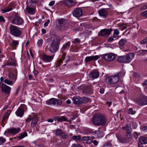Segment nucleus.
I'll use <instances>...</instances> for the list:
<instances>
[{
    "label": "nucleus",
    "instance_id": "5fc2aeb1",
    "mask_svg": "<svg viewBox=\"0 0 147 147\" xmlns=\"http://www.w3.org/2000/svg\"><path fill=\"white\" fill-rule=\"evenodd\" d=\"M119 34V32L118 29H115L114 30V34L116 35H118Z\"/></svg>",
    "mask_w": 147,
    "mask_h": 147
},
{
    "label": "nucleus",
    "instance_id": "69168bd1",
    "mask_svg": "<svg viewBox=\"0 0 147 147\" xmlns=\"http://www.w3.org/2000/svg\"><path fill=\"white\" fill-rule=\"evenodd\" d=\"M33 73L35 76H36L38 73V71L35 70H34L33 71Z\"/></svg>",
    "mask_w": 147,
    "mask_h": 147
},
{
    "label": "nucleus",
    "instance_id": "9b49d317",
    "mask_svg": "<svg viewBox=\"0 0 147 147\" xmlns=\"http://www.w3.org/2000/svg\"><path fill=\"white\" fill-rule=\"evenodd\" d=\"M23 22V20L20 17L15 16L11 20V22L13 24L20 25Z\"/></svg>",
    "mask_w": 147,
    "mask_h": 147
},
{
    "label": "nucleus",
    "instance_id": "de8ad7c7",
    "mask_svg": "<svg viewBox=\"0 0 147 147\" xmlns=\"http://www.w3.org/2000/svg\"><path fill=\"white\" fill-rule=\"evenodd\" d=\"M60 136L63 138H66L68 137V136L66 133L62 132Z\"/></svg>",
    "mask_w": 147,
    "mask_h": 147
},
{
    "label": "nucleus",
    "instance_id": "423d86ee",
    "mask_svg": "<svg viewBox=\"0 0 147 147\" xmlns=\"http://www.w3.org/2000/svg\"><path fill=\"white\" fill-rule=\"evenodd\" d=\"M119 76L118 75H114L108 77L106 79V82L110 84H115L119 81Z\"/></svg>",
    "mask_w": 147,
    "mask_h": 147
},
{
    "label": "nucleus",
    "instance_id": "603ef678",
    "mask_svg": "<svg viewBox=\"0 0 147 147\" xmlns=\"http://www.w3.org/2000/svg\"><path fill=\"white\" fill-rule=\"evenodd\" d=\"M141 14L142 16L147 18V10L142 12Z\"/></svg>",
    "mask_w": 147,
    "mask_h": 147
},
{
    "label": "nucleus",
    "instance_id": "39448f33",
    "mask_svg": "<svg viewBox=\"0 0 147 147\" xmlns=\"http://www.w3.org/2000/svg\"><path fill=\"white\" fill-rule=\"evenodd\" d=\"M58 29L62 31H65L68 29L67 22L63 19H61L58 20Z\"/></svg>",
    "mask_w": 147,
    "mask_h": 147
},
{
    "label": "nucleus",
    "instance_id": "f704fd0d",
    "mask_svg": "<svg viewBox=\"0 0 147 147\" xmlns=\"http://www.w3.org/2000/svg\"><path fill=\"white\" fill-rule=\"evenodd\" d=\"M27 136V133L26 132H24L21 133V134H20L19 137V138L20 139V140H21Z\"/></svg>",
    "mask_w": 147,
    "mask_h": 147
},
{
    "label": "nucleus",
    "instance_id": "f257e3e1",
    "mask_svg": "<svg viewBox=\"0 0 147 147\" xmlns=\"http://www.w3.org/2000/svg\"><path fill=\"white\" fill-rule=\"evenodd\" d=\"M92 121L94 125L99 126L105 124L106 123L107 119L103 115L98 113L93 117Z\"/></svg>",
    "mask_w": 147,
    "mask_h": 147
},
{
    "label": "nucleus",
    "instance_id": "9d476101",
    "mask_svg": "<svg viewBox=\"0 0 147 147\" xmlns=\"http://www.w3.org/2000/svg\"><path fill=\"white\" fill-rule=\"evenodd\" d=\"M1 90L3 92L5 93L6 94H9L11 90V88L6 85L5 84L3 83L0 86Z\"/></svg>",
    "mask_w": 147,
    "mask_h": 147
},
{
    "label": "nucleus",
    "instance_id": "a878e982",
    "mask_svg": "<svg viewBox=\"0 0 147 147\" xmlns=\"http://www.w3.org/2000/svg\"><path fill=\"white\" fill-rule=\"evenodd\" d=\"M11 110H9L7 111L5 113L3 118V119L2 120V122L4 123L5 121V120L7 119L8 117L10 114L11 113Z\"/></svg>",
    "mask_w": 147,
    "mask_h": 147
},
{
    "label": "nucleus",
    "instance_id": "c03bdc74",
    "mask_svg": "<svg viewBox=\"0 0 147 147\" xmlns=\"http://www.w3.org/2000/svg\"><path fill=\"white\" fill-rule=\"evenodd\" d=\"M16 61H13V62H9L7 63L5 65L14 66L16 65Z\"/></svg>",
    "mask_w": 147,
    "mask_h": 147
},
{
    "label": "nucleus",
    "instance_id": "052dcab7",
    "mask_svg": "<svg viewBox=\"0 0 147 147\" xmlns=\"http://www.w3.org/2000/svg\"><path fill=\"white\" fill-rule=\"evenodd\" d=\"M92 142L94 145L96 146L97 145L98 143V142L96 140L93 141Z\"/></svg>",
    "mask_w": 147,
    "mask_h": 147
},
{
    "label": "nucleus",
    "instance_id": "4d7b16f0",
    "mask_svg": "<svg viewBox=\"0 0 147 147\" xmlns=\"http://www.w3.org/2000/svg\"><path fill=\"white\" fill-rule=\"evenodd\" d=\"M50 22V20L49 19H48L47 20V21L45 22L44 24V27H46L47 26L48 24Z\"/></svg>",
    "mask_w": 147,
    "mask_h": 147
},
{
    "label": "nucleus",
    "instance_id": "bf43d9fd",
    "mask_svg": "<svg viewBox=\"0 0 147 147\" xmlns=\"http://www.w3.org/2000/svg\"><path fill=\"white\" fill-rule=\"evenodd\" d=\"M55 1H51L49 3V5L51 6H52L54 5L55 3Z\"/></svg>",
    "mask_w": 147,
    "mask_h": 147
},
{
    "label": "nucleus",
    "instance_id": "b1692460",
    "mask_svg": "<svg viewBox=\"0 0 147 147\" xmlns=\"http://www.w3.org/2000/svg\"><path fill=\"white\" fill-rule=\"evenodd\" d=\"M64 4L69 6H73L75 4V2L73 0H66L64 2Z\"/></svg>",
    "mask_w": 147,
    "mask_h": 147
},
{
    "label": "nucleus",
    "instance_id": "2f4dec72",
    "mask_svg": "<svg viewBox=\"0 0 147 147\" xmlns=\"http://www.w3.org/2000/svg\"><path fill=\"white\" fill-rule=\"evenodd\" d=\"M55 105L57 106L60 105L62 103L61 100L55 98Z\"/></svg>",
    "mask_w": 147,
    "mask_h": 147
},
{
    "label": "nucleus",
    "instance_id": "20e7f679",
    "mask_svg": "<svg viewBox=\"0 0 147 147\" xmlns=\"http://www.w3.org/2000/svg\"><path fill=\"white\" fill-rule=\"evenodd\" d=\"M9 28L10 33L13 36L18 37L21 35L22 32L18 26L11 24Z\"/></svg>",
    "mask_w": 147,
    "mask_h": 147
},
{
    "label": "nucleus",
    "instance_id": "393cba45",
    "mask_svg": "<svg viewBox=\"0 0 147 147\" xmlns=\"http://www.w3.org/2000/svg\"><path fill=\"white\" fill-rule=\"evenodd\" d=\"M92 134L98 138H101L104 136L103 133L98 130H96L93 132Z\"/></svg>",
    "mask_w": 147,
    "mask_h": 147
},
{
    "label": "nucleus",
    "instance_id": "4468645a",
    "mask_svg": "<svg viewBox=\"0 0 147 147\" xmlns=\"http://www.w3.org/2000/svg\"><path fill=\"white\" fill-rule=\"evenodd\" d=\"M99 58V56L98 55L86 57L84 59V61L86 63H87L93 60H97Z\"/></svg>",
    "mask_w": 147,
    "mask_h": 147
},
{
    "label": "nucleus",
    "instance_id": "680f3d73",
    "mask_svg": "<svg viewBox=\"0 0 147 147\" xmlns=\"http://www.w3.org/2000/svg\"><path fill=\"white\" fill-rule=\"evenodd\" d=\"M5 20L4 19V18L1 16H0V22H5Z\"/></svg>",
    "mask_w": 147,
    "mask_h": 147
},
{
    "label": "nucleus",
    "instance_id": "0eeeda50",
    "mask_svg": "<svg viewBox=\"0 0 147 147\" xmlns=\"http://www.w3.org/2000/svg\"><path fill=\"white\" fill-rule=\"evenodd\" d=\"M27 109L26 106L24 104H22L18 107L16 112L17 116L22 117L24 114V112Z\"/></svg>",
    "mask_w": 147,
    "mask_h": 147
},
{
    "label": "nucleus",
    "instance_id": "c9c22d12",
    "mask_svg": "<svg viewBox=\"0 0 147 147\" xmlns=\"http://www.w3.org/2000/svg\"><path fill=\"white\" fill-rule=\"evenodd\" d=\"M83 103L88 102H90V100L88 98L83 97L82 98Z\"/></svg>",
    "mask_w": 147,
    "mask_h": 147
},
{
    "label": "nucleus",
    "instance_id": "72a5a7b5",
    "mask_svg": "<svg viewBox=\"0 0 147 147\" xmlns=\"http://www.w3.org/2000/svg\"><path fill=\"white\" fill-rule=\"evenodd\" d=\"M19 42L17 40H13L11 43V45L13 47H16L18 44Z\"/></svg>",
    "mask_w": 147,
    "mask_h": 147
},
{
    "label": "nucleus",
    "instance_id": "412c9836",
    "mask_svg": "<svg viewBox=\"0 0 147 147\" xmlns=\"http://www.w3.org/2000/svg\"><path fill=\"white\" fill-rule=\"evenodd\" d=\"M98 13L99 15L104 17H106L108 15V11L105 9H102L98 10Z\"/></svg>",
    "mask_w": 147,
    "mask_h": 147
},
{
    "label": "nucleus",
    "instance_id": "c85d7f7f",
    "mask_svg": "<svg viewBox=\"0 0 147 147\" xmlns=\"http://www.w3.org/2000/svg\"><path fill=\"white\" fill-rule=\"evenodd\" d=\"M122 129L125 130L126 132L131 130V127L128 125H126L125 126L122 127Z\"/></svg>",
    "mask_w": 147,
    "mask_h": 147
},
{
    "label": "nucleus",
    "instance_id": "7ed1b4c3",
    "mask_svg": "<svg viewBox=\"0 0 147 147\" xmlns=\"http://www.w3.org/2000/svg\"><path fill=\"white\" fill-rule=\"evenodd\" d=\"M135 56L134 54L133 53H130L126 55L121 56L119 57L118 59L119 62L121 63H129L133 59Z\"/></svg>",
    "mask_w": 147,
    "mask_h": 147
},
{
    "label": "nucleus",
    "instance_id": "2eb2a0df",
    "mask_svg": "<svg viewBox=\"0 0 147 147\" xmlns=\"http://www.w3.org/2000/svg\"><path fill=\"white\" fill-rule=\"evenodd\" d=\"M53 55L49 56L44 55L42 56V59L45 62H49L51 61L53 58Z\"/></svg>",
    "mask_w": 147,
    "mask_h": 147
},
{
    "label": "nucleus",
    "instance_id": "58836bf2",
    "mask_svg": "<svg viewBox=\"0 0 147 147\" xmlns=\"http://www.w3.org/2000/svg\"><path fill=\"white\" fill-rule=\"evenodd\" d=\"M8 77L11 79H15V80L16 78L17 79L16 75L12 73H10Z\"/></svg>",
    "mask_w": 147,
    "mask_h": 147
},
{
    "label": "nucleus",
    "instance_id": "49530a36",
    "mask_svg": "<svg viewBox=\"0 0 147 147\" xmlns=\"http://www.w3.org/2000/svg\"><path fill=\"white\" fill-rule=\"evenodd\" d=\"M140 52L141 55H143L147 54V50H142L140 51Z\"/></svg>",
    "mask_w": 147,
    "mask_h": 147
},
{
    "label": "nucleus",
    "instance_id": "774afa93",
    "mask_svg": "<svg viewBox=\"0 0 147 147\" xmlns=\"http://www.w3.org/2000/svg\"><path fill=\"white\" fill-rule=\"evenodd\" d=\"M54 120V118L53 119H50L47 120V121L49 122L52 123L53 122V120Z\"/></svg>",
    "mask_w": 147,
    "mask_h": 147
},
{
    "label": "nucleus",
    "instance_id": "09e8293b",
    "mask_svg": "<svg viewBox=\"0 0 147 147\" xmlns=\"http://www.w3.org/2000/svg\"><path fill=\"white\" fill-rule=\"evenodd\" d=\"M146 43H147V37L145 38L142 40L140 42V43L141 44L144 45Z\"/></svg>",
    "mask_w": 147,
    "mask_h": 147
},
{
    "label": "nucleus",
    "instance_id": "c756f323",
    "mask_svg": "<svg viewBox=\"0 0 147 147\" xmlns=\"http://www.w3.org/2000/svg\"><path fill=\"white\" fill-rule=\"evenodd\" d=\"M73 102L75 104L81 105L82 104L83 102L78 98H76L73 99Z\"/></svg>",
    "mask_w": 147,
    "mask_h": 147
},
{
    "label": "nucleus",
    "instance_id": "aec40b11",
    "mask_svg": "<svg viewBox=\"0 0 147 147\" xmlns=\"http://www.w3.org/2000/svg\"><path fill=\"white\" fill-rule=\"evenodd\" d=\"M90 78L93 79L98 78L99 76L98 72L96 70H94L89 74Z\"/></svg>",
    "mask_w": 147,
    "mask_h": 147
},
{
    "label": "nucleus",
    "instance_id": "473e14b6",
    "mask_svg": "<svg viewBox=\"0 0 147 147\" xmlns=\"http://www.w3.org/2000/svg\"><path fill=\"white\" fill-rule=\"evenodd\" d=\"M70 45V42L69 41H68L62 47L61 49V51H63L65 50L67 47L69 46Z\"/></svg>",
    "mask_w": 147,
    "mask_h": 147
},
{
    "label": "nucleus",
    "instance_id": "a19ab883",
    "mask_svg": "<svg viewBox=\"0 0 147 147\" xmlns=\"http://www.w3.org/2000/svg\"><path fill=\"white\" fill-rule=\"evenodd\" d=\"M126 40L124 39H121L119 42V45L121 46H123L125 43Z\"/></svg>",
    "mask_w": 147,
    "mask_h": 147
},
{
    "label": "nucleus",
    "instance_id": "ea45409f",
    "mask_svg": "<svg viewBox=\"0 0 147 147\" xmlns=\"http://www.w3.org/2000/svg\"><path fill=\"white\" fill-rule=\"evenodd\" d=\"M54 131L55 132V134L57 135L60 136L62 132V131L60 129H57Z\"/></svg>",
    "mask_w": 147,
    "mask_h": 147
},
{
    "label": "nucleus",
    "instance_id": "79ce46f5",
    "mask_svg": "<svg viewBox=\"0 0 147 147\" xmlns=\"http://www.w3.org/2000/svg\"><path fill=\"white\" fill-rule=\"evenodd\" d=\"M43 43V39L42 38H41L37 42V44L38 47H41L42 46Z\"/></svg>",
    "mask_w": 147,
    "mask_h": 147
},
{
    "label": "nucleus",
    "instance_id": "bb28decb",
    "mask_svg": "<svg viewBox=\"0 0 147 147\" xmlns=\"http://www.w3.org/2000/svg\"><path fill=\"white\" fill-rule=\"evenodd\" d=\"M16 80V78L14 82H13L12 80H11L7 79H6L4 80V82L5 84L8 85L12 86L14 84Z\"/></svg>",
    "mask_w": 147,
    "mask_h": 147
},
{
    "label": "nucleus",
    "instance_id": "e2e57ef3",
    "mask_svg": "<svg viewBox=\"0 0 147 147\" xmlns=\"http://www.w3.org/2000/svg\"><path fill=\"white\" fill-rule=\"evenodd\" d=\"M134 137L136 139H137L138 138V133H137L136 132H134Z\"/></svg>",
    "mask_w": 147,
    "mask_h": 147
},
{
    "label": "nucleus",
    "instance_id": "864d4df0",
    "mask_svg": "<svg viewBox=\"0 0 147 147\" xmlns=\"http://www.w3.org/2000/svg\"><path fill=\"white\" fill-rule=\"evenodd\" d=\"M89 138V136H85L82 138V140L86 142Z\"/></svg>",
    "mask_w": 147,
    "mask_h": 147
},
{
    "label": "nucleus",
    "instance_id": "338daca9",
    "mask_svg": "<svg viewBox=\"0 0 147 147\" xmlns=\"http://www.w3.org/2000/svg\"><path fill=\"white\" fill-rule=\"evenodd\" d=\"M104 92V90L103 88L100 89L99 90V92L102 94H103Z\"/></svg>",
    "mask_w": 147,
    "mask_h": 147
},
{
    "label": "nucleus",
    "instance_id": "4c0bfd02",
    "mask_svg": "<svg viewBox=\"0 0 147 147\" xmlns=\"http://www.w3.org/2000/svg\"><path fill=\"white\" fill-rule=\"evenodd\" d=\"M126 135L128 138H132V135H131V130L129 131L126 132Z\"/></svg>",
    "mask_w": 147,
    "mask_h": 147
},
{
    "label": "nucleus",
    "instance_id": "6e6552de",
    "mask_svg": "<svg viewBox=\"0 0 147 147\" xmlns=\"http://www.w3.org/2000/svg\"><path fill=\"white\" fill-rule=\"evenodd\" d=\"M136 103L141 105H147V97L146 96H141L136 101Z\"/></svg>",
    "mask_w": 147,
    "mask_h": 147
},
{
    "label": "nucleus",
    "instance_id": "a211bd4d",
    "mask_svg": "<svg viewBox=\"0 0 147 147\" xmlns=\"http://www.w3.org/2000/svg\"><path fill=\"white\" fill-rule=\"evenodd\" d=\"M82 13V10L79 8H78L74 10L73 13V16L76 17H79L81 16Z\"/></svg>",
    "mask_w": 147,
    "mask_h": 147
},
{
    "label": "nucleus",
    "instance_id": "e433bc0d",
    "mask_svg": "<svg viewBox=\"0 0 147 147\" xmlns=\"http://www.w3.org/2000/svg\"><path fill=\"white\" fill-rule=\"evenodd\" d=\"M119 28L122 30H123L127 28V26L126 24H123L120 25L119 26Z\"/></svg>",
    "mask_w": 147,
    "mask_h": 147
},
{
    "label": "nucleus",
    "instance_id": "7c9ffc66",
    "mask_svg": "<svg viewBox=\"0 0 147 147\" xmlns=\"http://www.w3.org/2000/svg\"><path fill=\"white\" fill-rule=\"evenodd\" d=\"M140 141L142 144L147 143V137H142L140 139Z\"/></svg>",
    "mask_w": 147,
    "mask_h": 147
},
{
    "label": "nucleus",
    "instance_id": "6ab92c4d",
    "mask_svg": "<svg viewBox=\"0 0 147 147\" xmlns=\"http://www.w3.org/2000/svg\"><path fill=\"white\" fill-rule=\"evenodd\" d=\"M116 136L120 143H127L129 142L128 139L125 137L123 138L121 135L119 136L116 134Z\"/></svg>",
    "mask_w": 147,
    "mask_h": 147
},
{
    "label": "nucleus",
    "instance_id": "13d9d810",
    "mask_svg": "<svg viewBox=\"0 0 147 147\" xmlns=\"http://www.w3.org/2000/svg\"><path fill=\"white\" fill-rule=\"evenodd\" d=\"M71 147H82V146L79 144H74L72 145Z\"/></svg>",
    "mask_w": 147,
    "mask_h": 147
},
{
    "label": "nucleus",
    "instance_id": "1a4fd4ad",
    "mask_svg": "<svg viewBox=\"0 0 147 147\" xmlns=\"http://www.w3.org/2000/svg\"><path fill=\"white\" fill-rule=\"evenodd\" d=\"M103 57L105 60L111 61L115 59V56L113 53H107L104 54Z\"/></svg>",
    "mask_w": 147,
    "mask_h": 147
},
{
    "label": "nucleus",
    "instance_id": "5701e85b",
    "mask_svg": "<svg viewBox=\"0 0 147 147\" xmlns=\"http://www.w3.org/2000/svg\"><path fill=\"white\" fill-rule=\"evenodd\" d=\"M24 11L26 13H28L30 14H33L35 12L34 8L28 7L26 8Z\"/></svg>",
    "mask_w": 147,
    "mask_h": 147
},
{
    "label": "nucleus",
    "instance_id": "3c124183",
    "mask_svg": "<svg viewBox=\"0 0 147 147\" xmlns=\"http://www.w3.org/2000/svg\"><path fill=\"white\" fill-rule=\"evenodd\" d=\"M147 9V5L146 4H143L141 5V9L144 10Z\"/></svg>",
    "mask_w": 147,
    "mask_h": 147
},
{
    "label": "nucleus",
    "instance_id": "37998d69",
    "mask_svg": "<svg viewBox=\"0 0 147 147\" xmlns=\"http://www.w3.org/2000/svg\"><path fill=\"white\" fill-rule=\"evenodd\" d=\"M127 112L128 114H131V115H134L136 113L135 111H134L133 109L131 108L128 109Z\"/></svg>",
    "mask_w": 147,
    "mask_h": 147
},
{
    "label": "nucleus",
    "instance_id": "8fccbe9b",
    "mask_svg": "<svg viewBox=\"0 0 147 147\" xmlns=\"http://www.w3.org/2000/svg\"><path fill=\"white\" fill-rule=\"evenodd\" d=\"M6 140L5 138H3L2 137H0V144H2L5 142Z\"/></svg>",
    "mask_w": 147,
    "mask_h": 147
},
{
    "label": "nucleus",
    "instance_id": "cd10ccee",
    "mask_svg": "<svg viewBox=\"0 0 147 147\" xmlns=\"http://www.w3.org/2000/svg\"><path fill=\"white\" fill-rule=\"evenodd\" d=\"M55 98H51L46 101V104L48 105H55Z\"/></svg>",
    "mask_w": 147,
    "mask_h": 147
},
{
    "label": "nucleus",
    "instance_id": "f03ea898",
    "mask_svg": "<svg viewBox=\"0 0 147 147\" xmlns=\"http://www.w3.org/2000/svg\"><path fill=\"white\" fill-rule=\"evenodd\" d=\"M60 41V39L58 37H55L52 41L49 49L51 53H54L58 50Z\"/></svg>",
    "mask_w": 147,
    "mask_h": 147
},
{
    "label": "nucleus",
    "instance_id": "4be33fe9",
    "mask_svg": "<svg viewBox=\"0 0 147 147\" xmlns=\"http://www.w3.org/2000/svg\"><path fill=\"white\" fill-rule=\"evenodd\" d=\"M54 120H57L59 122H62V121H67V118L64 116H56L54 117Z\"/></svg>",
    "mask_w": 147,
    "mask_h": 147
},
{
    "label": "nucleus",
    "instance_id": "f8f14e48",
    "mask_svg": "<svg viewBox=\"0 0 147 147\" xmlns=\"http://www.w3.org/2000/svg\"><path fill=\"white\" fill-rule=\"evenodd\" d=\"M15 3L13 2H11L9 4L8 7L5 9H2L1 11L3 13H4L11 11L13 8H15Z\"/></svg>",
    "mask_w": 147,
    "mask_h": 147
},
{
    "label": "nucleus",
    "instance_id": "ddd939ff",
    "mask_svg": "<svg viewBox=\"0 0 147 147\" xmlns=\"http://www.w3.org/2000/svg\"><path fill=\"white\" fill-rule=\"evenodd\" d=\"M32 120V121L31 124V126L32 127H34L36 125L38 122V119L37 117L36 116L33 117L31 116L26 119V121Z\"/></svg>",
    "mask_w": 147,
    "mask_h": 147
},
{
    "label": "nucleus",
    "instance_id": "6e6d98bb",
    "mask_svg": "<svg viewBox=\"0 0 147 147\" xmlns=\"http://www.w3.org/2000/svg\"><path fill=\"white\" fill-rule=\"evenodd\" d=\"M65 54H63L62 56V58L61 59H60L59 61V62L61 63L62 61L64 60L65 58Z\"/></svg>",
    "mask_w": 147,
    "mask_h": 147
},
{
    "label": "nucleus",
    "instance_id": "f3484780",
    "mask_svg": "<svg viewBox=\"0 0 147 147\" xmlns=\"http://www.w3.org/2000/svg\"><path fill=\"white\" fill-rule=\"evenodd\" d=\"M21 129L19 128H11L8 130L7 132L15 135L20 131Z\"/></svg>",
    "mask_w": 147,
    "mask_h": 147
},
{
    "label": "nucleus",
    "instance_id": "a18cd8bd",
    "mask_svg": "<svg viewBox=\"0 0 147 147\" xmlns=\"http://www.w3.org/2000/svg\"><path fill=\"white\" fill-rule=\"evenodd\" d=\"M80 137L79 136H72L71 138V139L73 140H78L80 139Z\"/></svg>",
    "mask_w": 147,
    "mask_h": 147
},
{
    "label": "nucleus",
    "instance_id": "dca6fc26",
    "mask_svg": "<svg viewBox=\"0 0 147 147\" xmlns=\"http://www.w3.org/2000/svg\"><path fill=\"white\" fill-rule=\"evenodd\" d=\"M111 31L110 29H104L101 30L100 34L102 36L106 37L110 35Z\"/></svg>",
    "mask_w": 147,
    "mask_h": 147
},
{
    "label": "nucleus",
    "instance_id": "0e129e2a",
    "mask_svg": "<svg viewBox=\"0 0 147 147\" xmlns=\"http://www.w3.org/2000/svg\"><path fill=\"white\" fill-rule=\"evenodd\" d=\"M92 142V140L91 139H90V138H89L86 141V142L87 144H90Z\"/></svg>",
    "mask_w": 147,
    "mask_h": 147
}]
</instances>
